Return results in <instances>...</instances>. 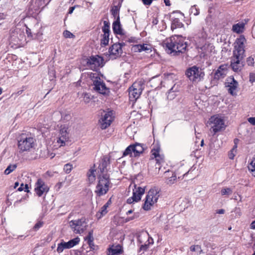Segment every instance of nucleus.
I'll use <instances>...</instances> for the list:
<instances>
[{"label":"nucleus","mask_w":255,"mask_h":255,"mask_svg":"<svg viewBox=\"0 0 255 255\" xmlns=\"http://www.w3.org/2000/svg\"><path fill=\"white\" fill-rule=\"evenodd\" d=\"M163 44L168 53L174 54L185 52L187 46L185 39L180 35H174L166 39Z\"/></svg>","instance_id":"f257e3e1"},{"label":"nucleus","mask_w":255,"mask_h":255,"mask_svg":"<svg viewBox=\"0 0 255 255\" xmlns=\"http://www.w3.org/2000/svg\"><path fill=\"white\" fill-rule=\"evenodd\" d=\"M98 183L96 186L95 193L99 197L107 194L110 188L111 182L109 175L107 174L101 175L98 176Z\"/></svg>","instance_id":"f03ea898"},{"label":"nucleus","mask_w":255,"mask_h":255,"mask_svg":"<svg viewBox=\"0 0 255 255\" xmlns=\"http://www.w3.org/2000/svg\"><path fill=\"white\" fill-rule=\"evenodd\" d=\"M160 189L158 188L154 187L151 188L148 192L144 203L143 204L142 208L145 211L151 210L153 205L157 202L160 196Z\"/></svg>","instance_id":"7ed1b4c3"},{"label":"nucleus","mask_w":255,"mask_h":255,"mask_svg":"<svg viewBox=\"0 0 255 255\" xmlns=\"http://www.w3.org/2000/svg\"><path fill=\"white\" fill-rule=\"evenodd\" d=\"M90 77L93 82V89L97 93L107 96L110 93V89L107 88L103 80L98 77L97 73H91Z\"/></svg>","instance_id":"20e7f679"},{"label":"nucleus","mask_w":255,"mask_h":255,"mask_svg":"<svg viewBox=\"0 0 255 255\" xmlns=\"http://www.w3.org/2000/svg\"><path fill=\"white\" fill-rule=\"evenodd\" d=\"M35 139L30 136L22 134L18 139V148L19 152L29 151L34 146Z\"/></svg>","instance_id":"39448f33"},{"label":"nucleus","mask_w":255,"mask_h":255,"mask_svg":"<svg viewBox=\"0 0 255 255\" xmlns=\"http://www.w3.org/2000/svg\"><path fill=\"white\" fill-rule=\"evenodd\" d=\"M246 39L243 35H241L236 40L235 42L234 50L232 58L244 60L245 55L244 43Z\"/></svg>","instance_id":"423d86ee"},{"label":"nucleus","mask_w":255,"mask_h":255,"mask_svg":"<svg viewBox=\"0 0 255 255\" xmlns=\"http://www.w3.org/2000/svg\"><path fill=\"white\" fill-rule=\"evenodd\" d=\"M25 40V35L23 29L15 27L11 29L9 41L15 45H20Z\"/></svg>","instance_id":"0eeeda50"},{"label":"nucleus","mask_w":255,"mask_h":255,"mask_svg":"<svg viewBox=\"0 0 255 255\" xmlns=\"http://www.w3.org/2000/svg\"><path fill=\"white\" fill-rule=\"evenodd\" d=\"M186 76L193 82L200 81L204 77L205 74L203 70L196 66L188 68L185 72Z\"/></svg>","instance_id":"6e6552de"},{"label":"nucleus","mask_w":255,"mask_h":255,"mask_svg":"<svg viewBox=\"0 0 255 255\" xmlns=\"http://www.w3.org/2000/svg\"><path fill=\"white\" fill-rule=\"evenodd\" d=\"M208 124L215 134L225 129L226 127L223 119L218 115L212 116L208 121Z\"/></svg>","instance_id":"1a4fd4ad"},{"label":"nucleus","mask_w":255,"mask_h":255,"mask_svg":"<svg viewBox=\"0 0 255 255\" xmlns=\"http://www.w3.org/2000/svg\"><path fill=\"white\" fill-rule=\"evenodd\" d=\"M144 89V83L141 81H135L129 88V97L130 101H134L140 96Z\"/></svg>","instance_id":"9d476101"},{"label":"nucleus","mask_w":255,"mask_h":255,"mask_svg":"<svg viewBox=\"0 0 255 255\" xmlns=\"http://www.w3.org/2000/svg\"><path fill=\"white\" fill-rule=\"evenodd\" d=\"M70 226L76 234H81L86 229L87 223L86 219L82 218L80 219L72 220L69 223Z\"/></svg>","instance_id":"9b49d317"},{"label":"nucleus","mask_w":255,"mask_h":255,"mask_svg":"<svg viewBox=\"0 0 255 255\" xmlns=\"http://www.w3.org/2000/svg\"><path fill=\"white\" fill-rule=\"evenodd\" d=\"M125 45L124 42L116 43L113 44L109 49L110 58L116 59L120 57L123 53L122 48Z\"/></svg>","instance_id":"f8f14e48"},{"label":"nucleus","mask_w":255,"mask_h":255,"mask_svg":"<svg viewBox=\"0 0 255 255\" xmlns=\"http://www.w3.org/2000/svg\"><path fill=\"white\" fill-rule=\"evenodd\" d=\"M134 187L132 196L128 198L127 200L128 204H130L139 201L141 200L142 195L145 192V187H141L137 186L136 185H134Z\"/></svg>","instance_id":"ddd939ff"},{"label":"nucleus","mask_w":255,"mask_h":255,"mask_svg":"<svg viewBox=\"0 0 255 255\" xmlns=\"http://www.w3.org/2000/svg\"><path fill=\"white\" fill-rule=\"evenodd\" d=\"M146 242L143 245H141L139 248V251L144 252L149 248V245H152L154 243L153 239L149 237L147 232H143L138 237V241L140 243L144 242V240H146Z\"/></svg>","instance_id":"4468645a"},{"label":"nucleus","mask_w":255,"mask_h":255,"mask_svg":"<svg viewBox=\"0 0 255 255\" xmlns=\"http://www.w3.org/2000/svg\"><path fill=\"white\" fill-rule=\"evenodd\" d=\"M69 138V130L67 125H62L60 127L59 137L57 138V142L60 144V146H64L65 142L68 141Z\"/></svg>","instance_id":"2eb2a0df"},{"label":"nucleus","mask_w":255,"mask_h":255,"mask_svg":"<svg viewBox=\"0 0 255 255\" xmlns=\"http://www.w3.org/2000/svg\"><path fill=\"white\" fill-rule=\"evenodd\" d=\"M114 119V116L112 111L105 113L99 120L100 128L102 129L107 128L111 125Z\"/></svg>","instance_id":"dca6fc26"},{"label":"nucleus","mask_w":255,"mask_h":255,"mask_svg":"<svg viewBox=\"0 0 255 255\" xmlns=\"http://www.w3.org/2000/svg\"><path fill=\"white\" fill-rule=\"evenodd\" d=\"M104 59L98 55L90 57L87 61V64L91 69L96 70L99 67L103 66Z\"/></svg>","instance_id":"f3484780"},{"label":"nucleus","mask_w":255,"mask_h":255,"mask_svg":"<svg viewBox=\"0 0 255 255\" xmlns=\"http://www.w3.org/2000/svg\"><path fill=\"white\" fill-rule=\"evenodd\" d=\"M80 241V239L78 237H77L70 240L68 242L62 241L60 243L58 244L57 252L60 253L62 252L64 249H70L78 244Z\"/></svg>","instance_id":"a211bd4d"},{"label":"nucleus","mask_w":255,"mask_h":255,"mask_svg":"<svg viewBox=\"0 0 255 255\" xmlns=\"http://www.w3.org/2000/svg\"><path fill=\"white\" fill-rule=\"evenodd\" d=\"M238 86V82L233 77L230 76L227 78L226 87L227 88L228 92L232 96L237 95Z\"/></svg>","instance_id":"6ab92c4d"},{"label":"nucleus","mask_w":255,"mask_h":255,"mask_svg":"<svg viewBox=\"0 0 255 255\" xmlns=\"http://www.w3.org/2000/svg\"><path fill=\"white\" fill-rule=\"evenodd\" d=\"M102 31L104 33L102 35L101 39V46L102 47L106 46L108 45L109 42L110 36V24L107 21H104V26L102 27Z\"/></svg>","instance_id":"aec40b11"},{"label":"nucleus","mask_w":255,"mask_h":255,"mask_svg":"<svg viewBox=\"0 0 255 255\" xmlns=\"http://www.w3.org/2000/svg\"><path fill=\"white\" fill-rule=\"evenodd\" d=\"M34 191L38 197H41L44 193L49 191V188L41 179H38L35 185Z\"/></svg>","instance_id":"412c9836"},{"label":"nucleus","mask_w":255,"mask_h":255,"mask_svg":"<svg viewBox=\"0 0 255 255\" xmlns=\"http://www.w3.org/2000/svg\"><path fill=\"white\" fill-rule=\"evenodd\" d=\"M245 65L244 60L231 58L230 66L234 72H240Z\"/></svg>","instance_id":"4be33fe9"},{"label":"nucleus","mask_w":255,"mask_h":255,"mask_svg":"<svg viewBox=\"0 0 255 255\" xmlns=\"http://www.w3.org/2000/svg\"><path fill=\"white\" fill-rule=\"evenodd\" d=\"M227 64H222L220 65L214 73V79L218 80L220 78H224L227 74Z\"/></svg>","instance_id":"5701e85b"},{"label":"nucleus","mask_w":255,"mask_h":255,"mask_svg":"<svg viewBox=\"0 0 255 255\" xmlns=\"http://www.w3.org/2000/svg\"><path fill=\"white\" fill-rule=\"evenodd\" d=\"M110 163V157L108 156H104L101 159V161L99 164L98 169L100 170L101 174H106L108 171L107 166Z\"/></svg>","instance_id":"b1692460"},{"label":"nucleus","mask_w":255,"mask_h":255,"mask_svg":"<svg viewBox=\"0 0 255 255\" xmlns=\"http://www.w3.org/2000/svg\"><path fill=\"white\" fill-rule=\"evenodd\" d=\"M113 30L115 34L121 35L122 36H124L125 34V32L123 29L120 23V16H118L116 20L113 22Z\"/></svg>","instance_id":"393cba45"},{"label":"nucleus","mask_w":255,"mask_h":255,"mask_svg":"<svg viewBox=\"0 0 255 255\" xmlns=\"http://www.w3.org/2000/svg\"><path fill=\"white\" fill-rule=\"evenodd\" d=\"M245 24L244 22H239L234 24L232 27V30L234 32L240 34L244 31Z\"/></svg>","instance_id":"a878e982"},{"label":"nucleus","mask_w":255,"mask_h":255,"mask_svg":"<svg viewBox=\"0 0 255 255\" xmlns=\"http://www.w3.org/2000/svg\"><path fill=\"white\" fill-rule=\"evenodd\" d=\"M109 252L108 255H118L122 252V246L119 245L113 246L109 249Z\"/></svg>","instance_id":"bb28decb"},{"label":"nucleus","mask_w":255,"mask_h":255,"mask_svg":"<svg viewBox=\"0 0 255 255\" xmlns=\"http://www.w3.org/2000/svg\"><path fill=\"white\" fill-rule=\"evenodd\" d=\"M134 155L133 157H137L143 152L144 148L142 144L140 143H136L133 144Z\"/></svg>","instance_id":"cd10ccee"},{"label":"nucleus","mask_w":255,"mask_h":255,"mask_svg":"<svg viewBox=\"0 0 255 255\" xmlns=\"http://www.w3.org/2000/svg\"><path fill=\"white\" fill-rule=\"evenodd\" d=\"M172 23L171 25V28L172 30L176 29L177 28H180L183 26V24L180 22L179 19L177 18H172Z\"/></svg>","instance_id":"c85d7f7f"},{"label":"nucleus","mask_w":255,"mask_h":255,"mask_svg":"<svg viewBox=\"0 0 255 255\" xmlns=\"http://www.w3.org/2000/svg\"><path fill=\"white\" fill-rule=\"evenodd\" d=\"M107 206L104 205L101 209L96 213V217L97 219L99 220L101 219L104 216H105L107 213Z\"/></svg>","instance_id":"c756f323"},{"label":"nucleus","mask_w":255,"mask_h":255,"mask_svg":"<svg viewBox=\"0 0 255 255\" xmlns=\"http://www.w3.org/2000/svg\"><path fill=\"white\" fill-rule=\"evenodd\" d=\"M96 170L94 169H90L87 173L88 181L90 183H93L96 179L95 172Z\"/></svg>","instance_id":"7c9ffc66"},{"label":"nucleus","mask_w":255,"mask_h":255,"mask_svg":"<svg viewBox=\"0 0 255 255\" xmlns=\"http://www.w3.org/2000/svg\"><path fill=\"white\" fill-rule=\"evenodd\" d=\"M134 155V148L133 144L130 145L125 149L123 153V156L130 155V157H133Z\"/></svg>","instance_id":"2f4dec72"},{"label":"nucleus","mask_w":255,"mask_h":255,"mask_svg":"<svg viewBox=\"0 0 255 255\" xmlns=\"http://www.w3.org/2000/svg\"><path fill=\"white\" fill-rule=\"evenodd\" d=\"M17 167L16 164L9 165L4 171L5 175H8L13 171Z\"/></svg>","instance_id":"473e14b6"},{"label":"nucleus","mask_w":255,"mask_h":255,"mask_svg":"<svg viewBox=\"0 0 255 255\" xmlns=\"http://www.w3.org/2000/svg\"><path fill=\"white\" fill-rule=\"evenodd\" d=\"M248 169L253 176L255 177V158H254L248 166Z\"/></svg>","instance_id":"72a5a7b5"},{"label":"nucleus","mask_w":255,"mask_h":255,"mask_svg":"<svg viewBox=\"0 0 255 255\" xmlns=\"http://www.w3.org/2000/svg\"><path fill=\"white\" fill-rule=\"evenodd\" d=\"M236 140H238L237 139H235L234 141H235V145L234 146V147H233V148L232 149V150L230 151L229 153V157L230 159H234V156H235V153L236 152V149H237V143L236 142Z\"/></svg>","instance_id":"f704fd0d"},{"label":"nucleus","mask_w":255,"mask_h":255,"mask_svg":"<svg viewBox=\"0 0 255 255\" xmlns=\"http://www.w3.org/2000/svg\"><path fill=\"white\" fill-rule=\"evenodd\" d=\"M112 14L114 16L115 18H117L119 15L120 7L117 6H114L111 9Z\"/></svg>","instance_id":"c9c22d12"},{"label":"nucleus","mask_w":255,"mask_h":255,"mask_svg":"<svg viewBox=\"0 0 255 255\" xmlns=\"http://www.w3.org/2000/svg\"><path fill=\"white\" fill-rule=\"evenodd\" d=\"M177 180L176 175L174 173L172 174V176L169 177L166 180V183L168 185H172Z\"/></svg>","instance_id":"e433bc0d"},{"label":"nucleus","mask_w":255,"mask_h":255,"mask_svg":"<svg viewBox=\"0 0 255 255\" xmlns=\"http://www.w3.org/2000/svg\"><path fill=\"white\" fill-rule=\"evenodd\" d=\"M140 46L141 47V48H140L141 51H144L147 53H149L151 51V47L150 45L147 44H140Z\"/></svg>","instance_id":"4c0bfd02"},{"label":"nucleus","mask_w":255,"mask_h":255,"mask_svg":"<svg viewBox=\"0 0 255 255\" xmlns=\"http://www.w3.org/2000/svg\"><path fill=\"white\" fill-rule=\"evenodd\" d=\"M174 88V86H173L169 91L167 94V99L169 100H172L175 98L176 95L174 93V91H172V90Z\"/></svg>","instance_id":"58836bf2"},{"label":"nucleus","mask_w":255,"mask_h":255,"mask_svg":"<svg viewBox=\"0 0 255 255\" xmlns=\"http://www.w3.org/2000/svg\"><path fill=\"white\" fill-rule=\"evenodd\" d=\"M233 191L230 188H223L221 191L222 195H230L232 194Z\"/></svg>","instance_id":"ea45409f"},{"label":"nucleus","mask_w":255,"mask_h":255,"mask_svg":"<svg viewBox=\"0 0 255 255\" xmlns=\"http://www.w3.org/2000/svg\"><path fill=\"white\" fill-rule=\"evenodd\" d=\"M232 213H233L232 215L235 218L239 217L241 215V210L239 207L235 208Z\"/></svg>","instance_id":"a19ab883"},{"label":"nucleus","mask_w":255,"mask_h":255,"mask_svg":"<svg viewBox=\"0 0 255 255\" xmlns=\"http://www.w3.org/2000/svg\"><path fill=\"white\" fill-rule=\"evenodd\" d=\"M73 168V165L70 163L65 164L64 166V170L66 173H69Z\"/></svg>","instance_id":"79ce46f5"},{"label":"nucleus","mask_w":255,"mask_h":255,"mask_svg":"<svg viewBox=\"0 0 255 255\" xmlns=\"http://www.w3.org/2000/svg\"><path fill=\"white\" fill-rule=\"evenodd\" d=\"M43 222L42 221H38L33 227V230L35 231L38 230L41 227H42Z\"/></svg>","instance_id":"37998d69"},{"label":"nucleus","mask_w":255,"mask_h":255,"mask_svg":"<svg viewBox=\"0 0 255 255\" xmlns=\"http://www.w3.org/2000/svg\"><path fill=\"white\" fill-rule=\"evenodd\" d=\"M190 250L191 252H195L196 251L200 250V252L202 251L201 246L199 245H193L190 247Z\"/></svg>","instance_id":"c03bdc74"},{"label":"nucleus","mask_w":255,"mask_h":255,"mask_svg":"<svg viewBox=\"0 0 255 255\" xmlns=\"http://www.w3.org/2000/svg\"><path fill=\"white\" fill-rule=\"evenodd\" d=\"M83 100L85 103H89L91 98H90V95L89 93H84L83 94Z\"/></svg>","instance_id":"a18cd8bd"},{"label":"nucleus","mask_w":255,"mask_h":255,"mask_svg":"<svg viewBox=\"0 0 255 255\" xmlns=\"http://www.w3.org/2000/svg\"><path fill=\"white\" fill-rule=\"evenodd\" d=\"M159 151L158 149H153L151 150L152 155L154 156L155 158L160 157Z\"/></svg>","instance_id":"49530a36"},{"label":"nucleus","mask_w":255,"mask_h":255,"mask_svg":"<svg viewBox=\"0 0 255 255\" xmlns=\"http://www.w3.org/2000/svg\"><path fill=\"white\" fill-rule=\"evenodd\" d=\"M140 48H141L140 44L135 45L132 46V50L134 52H141V49H140Z\"/></svg>","instance_id":"de8ad7c7"},{"label":"nucleus","mask_w":255,"mask_h":255,"mask_svg":"<svg viewBox=\"0 0 255 255\" xmlns=\"http://www.w3.org/2000/svg\"><path fill=\"white\" fill-rule=\"evenodd\" d=\"M63 35L66 38H71L74 36V35L69 31L65 30L63 32Z\"/></svg>","instance_id":"09e8293b"},{"label":"nucleus","mask_w":255,"mask_h":255,"mask_svg":"<svg viewBox=\"0 0 255 255\" xmlns=\"http://www.w3.org/2000/svg\"><path fill=\"white\" fill-rule=\"evenodd\" d=\"M247 63L249 66H253L254 64V59L251 57H249L247 59Z\"/></svg>","instance_id":"8fccbe9b"},{"label":"nucleus","mask_w":255,"mask_h":255,"mask_svg":"<svg viewBox=\"0 0 255 255\" xmlns=\"http://www.w3.org/2000/svg\"><path fill=\"white\" fill-rule=\"evenodd\" d=\"M250 81L252 83L255 82V73H251L250 74Z\"/></svg>","instance_id":"3c124183"},{"label":"nucleus","mask_w":255,"mask_h":255,"mask_svg":"<svg viewBox=\"0 0 255 255\" xmlns=\"http://www.w3.org/2000/svg\"><path fill=\"white\" fill-rule=\"evenodd\" d=\"M90 239H94V238L93 236V231H90L88 233V236L85 238V240H90Z\"/></svg>","instance_id":"603ef678"},{"label":"nucleus","mask_w":255,"mask_h":255,"mask_svg":"<svg viewBox=\"0 0 255 255\" xmlns=\"http://www.w3.org/2000/svg\"><path fill=\"white\" fill-rule=\"evenodd\" d=\"M248 122L253 125L255 126V117H251L248 119Z\"/></svg>","instance_id":"864d4df0"},{"label":"nucleus","mask_w":255,"mask_h":255,"mask_svg":"<svg viewBox=\"0 0 255 255\" xmlns=\"http://www.w3.org/2000/svg\"><path fill=\"white\" fill-rule=\"evenodd\" d=\"M156 163L160 164L163 161V158L160 156V157L155 158Z\"/></svg>","instance_id":"5fc2aeb1"},{"label":"nucleus","mask_w":255,"mask_h":255,"mask_svg":"<svg viewBox=\"0 0 255 255\" xmlns=\"http://www.w3.org/2000/svg\"><path fill=\"white\" fill-rule=\"evenodd\" d=\"M225 211L223 209L217 210L216 211V213L218 214H224L225 213Z\"/></svg>","instance_id":"6e6d98bb"},{"label":"nucleus","mask_w":255,"mask_h":255,"mask_svg":"<svg viewBox=\"0 0 255 255\" xmlns=\"http://www.w3.org/2000/svg\"><path fill=\"white\" fill-rule=\"evenodd\" d=\"M158 22V20L156 17H153L152 21L153 25H156Z\"/></svg>","instance_id":"4d7b16f0"},{"label":"nucleus","mask_w":255,"mask_h":255,"mask_svg":"<svg viewBox=\"0 0 255 255\" xmlns=\"http://www.w3.org/2000/svg\"><path fill=\"white\" fill-rule=\"evenodd\" d=\"M17 190L19 191L24 190V184L23 183L21 184L20 186L18 188Z\"/></svg>","instance_id":"13d9d810"},{"label":"nucleus","mask_w":255,"mask_h":255,"mask_svg":"<svg viewBox=\"0 0 255 255\" xmlns=\"http://www.w3.org/2000/svg\"><path fill=\"white\" fill-rule=\"evenodd\" d=\"M250 228L252 229H255V221L252 222L250 225Z\"/></svg>","instance_id":"bf43d9fd"},{"label":"nucleus","mask_w":255,"mask_h":255,"mask_svg":"<svg viewBox=\"0 0 255 255\" xmlns=\"http://www.w3.org/2000/svg\"><path fill=\"white\" fill-rule=\"evenodd\" d=\"M74 9H75V6L70 7L69 9L68 13L69 14H71L73 12V10H74Z\"/></svg>","instance_id":"052dcab7"},{"label":"nucleus","mask_w":255,"mask_h":255,"mask_svg":"<svg viewBox=\"0 0 255 255\" xmlns=\"http://www.w3.org/2000/svg\"><path fill=\"white\" fill-rule=\"evenodd\" d=\"M24 190L25 192H29V190H28V185L27 184H25L24 185Z\"/></svg>","instance_id":"680f3d73"},{"label":"nucleus","mask_w":255,"mask_h":255,"mask_svg":"<svg viewBox=\"0 0 255 255\" xmlns=\"http://www.w3.org/2000/svg\"><path fill=\"white\" fill-rule=\"evenodd\" d=\"M166 6L170 5V0H163Z\"/></svg>","instance_id":"e2e57ef3"},{"label":"nucleus","mask_w":255,"mask_h":255,"mask_svg":"<svg viewBox=\"0 0 255 255\" xmlns=\"http://www.w3.org/2000/svg\"><path fill=\"white\" fill-rule=\"evenodd\" d=\"M126 41H127L129 42H133L134 41V38L131 37L130 38H128V40H126Z\"/></svg>","instance_id":"0e129e2a"},{"label":"nucleus","mask_w":255,"mask_h":255,"mask_svg":"<svg viewBox=\"0 0 255 255\" xmlns=\"http://www.w3.org/2000/svg\"><path fill=\"white\" fill-rule=\"evenodd\" d=\"M89 247L91 248V249H94L93 247L94 246V242H92L91 243H89Z\"/></svg>","instance_id":"69168bd1"},{"label":"nucleus","mask_w":255,"mask_h":255,"mask_svg":"<svg viewBox=\"0 0 255 255\" xmlns=\"http://www.w3.org/2000/svg\"><path fill=\"white\" fill-rule=\"evenodd\" d=\"M111 200L110 199L104 205H107L108 208L109 206L111 204Z\"/></svg>","instance_id":"338daca9"},{"label":"nucleus","mask_w":255,"mask_h":255,"mask_svg":"<svg viewBox=\"0 0 255 255\" xmlns=\"http://www.w3.org/2000/svg\"><path fill=\"white\" fill-rule=\"evenodd\" d=\"M18 185H19V183L18 182H15L14 185V188H17L18 186Z\"/></svg>","instance_id":"774afa93"}]
</instances>
